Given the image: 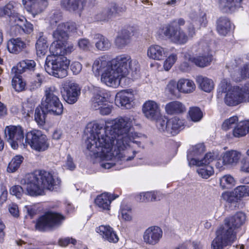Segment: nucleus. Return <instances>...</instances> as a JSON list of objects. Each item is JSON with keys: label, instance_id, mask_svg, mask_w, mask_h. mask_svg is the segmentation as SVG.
Segmentation results:
<instances>
[{"label": "nucleus", "instance_id": "f257e3e1", "mask_svg": "<svg viewBox=\"0 0 249 249\" xmlns=\"http://www.w3.org/2000/svg\"><path fill=\"white\" fill-rule=\"evenodd\" d=\"M132 117H119L107 120L105 126L97 123L89 124L86 144L87 149L99 159L101 167L115 170L126 166L125 162L134 158L136 147H141L139 134L131 132Z\"/></svg>", "mask_w": 249, "mask_h": 249}, {"label": "nucleus", "instance_id": "f03ea898", "mask_svg": "<svg viewBox=\"0 0 249 249\" xmlns=\"http://www.w3.org/2000/svg\"><path fill=\"white\" fill-rule=\"evenodd\" d=\"M138 62L127 55H119L111 60L107 55L96 58L93 62L92 71L96 77L100 76L101 82L107 87H118L122 79L127 76L130 71H136Z\"/></svg>", "mask_w": 249, "mask_h": 249}, {"label": "nucleus", "instance_id": "7ed1b4c3", "mask_svg": "<svg viewBox=\"0 0 249 249\" xmlns=\"http://www.w3.org/2000/svg\"><path fill=\"white\" fill-rule=\"evenodd\" d=\"M59 26L53 34V42L50 47L51 55L46 59L45 69L50 75L58 78H63L67 75V70L70 65V60L64 56L71 53L74 50L73 44H65L63 42L67 37L66 33L61 30Z\"/></svg>", "mask_w": 249, "mask_h": 249}, {"label": "nucleus", "instance_id": "20e7f679", "mask_svg": "<svg viewBox=\"0 0 249 249\" xmlns=\"http://www.w3.org/2000/svg\"><path fill=\"white\" fill-rule=\"evenodd\" d=\"M189 17L191 21L187 26V33L180 27L176 26L175 22H171L160 28L158 31L159 34L164 35L174 44H185L195 36L196 28L205 27L207 23L205 14L202 12H192L190 14Z\"/></svg>", "mask_w": 249, "mask_h": 249}, {"label": "nucleus", "instance_id": "39448f33", "mask_svg": "<svg viewBox=\"0 0 249 249\" xmlns=\"http://www.w3.org/2000/svg\"><path fill=\"white\" fill-rule=\"evenodd\" d=\"M61 182L57 176L44 170L27 174L20 181L25 188L26 194L31 196L44 195L46 190H56L60 187Z\"/></svg>", "mask_w": 249, "mask_h": 249}, {"label": "nucleus", "instance_id": "423d86ee", "mask_svg": "<svg viewBox=\"0 0 249 249\" xmlns=\"http://www.w3.org/2000/svg\"><path fill=\"white\" fill-rule=\"evenodd\" d=\"M217 98L228 107L249 102V83L242 87L232 86L229 80H221L217 89Z\"/></svg>", "mask_w": 249, "mask_h": 249}, {"label": "nucleus", "instance_id": "0eeeda50", "mask_svg": "<svg viewBox=\"0 0 249 249\" xmlns=\"http://www.w3.org/2000/svg\"><path fill=\"white\" fill-rule=\"evenodd\" d=\"M57 94V91L55 87L47 88L45 90V99L42 102V107L46 112L60 115L63 113V106Z\"/></svg>", "mask_w": 249, "mask_h": 249}, {"label": "nucleus", "instance_id": "6e6552de", "mask_svg": "<svg viewBox=\"0 0 249 249\" xmlns=\"http://www.w3.org/2000/svg\"><path fill=\"white\" fill-rule=\"evenodd\" d=\"M64 219L65 217L62 214L49 212L38 218L36 225V228L39 231H45L51 228L58 226Z\"/></svg>", "mask_w": 249, "mask_h": 249}, {"label": "nucleus", "instance_id": "1a4fd4ad", "mask_svg": "<svg viewBox=\"0 0 249 249\" xmlns=\"http://www.w3.org/2000/svg\"><path fill=\"white\" fill-rule=\"evenodd\" d=\"M199 55L196 57H192L189 54H186L185 58L199 67H205L210 65L213 60L212 52L208 44L201 42L199 44Z\"/></svg>", "mask_w": 249, "mask_h": 249}, {"label": "nucleus", "instance_id": "9d476101", "mask_svg": "<svg viewBox=\"0 0 249 249\" xmlns=\"http://www.w3.org/2000/svg\"><path fill=\"white\" fill-rule=\"evenodd\" d=\"M25 141L32 149L38 152L44 151L49 146V142L47 136L38 130H33L28 132Z\"/></svg>", "mask_w": 249, "mask_h": 249}, {"label": "nucleus", "instance_id": "9b49d317", "mask_svg": "<svg viewBox=\"0 0 249 249\" xmlns=\"http://www.w3.org/2000/svg\"><path fill=\"white\" fill-rule=\"evenodd\" d=\"M184 123V120L178 117H173L168 120L165 117H162L157 121L156 125L160 131L166 132L168 134L175 135L183 128Z\"/></svg>", "mask_w": 249, "mask_h": 249}, {"label": "nucleus", "instance_id": "f8f14e48", "mask_svg": "<svg viewBox=\"0 0 249 249\" xmlns=\"http://www.w3.org/2000/svg\"><path fill=\"white\" fill-rule=\"evenodd\" d=\"M216 237L211 244L212 249H223L224 247L231 245L236 239L235 234L220 226L216 232Z\"/></svg>", "mask_w": 249, "mask_h": 249}, {"label": "nucleus", "instance_id": "ddd939ff", "mask_svg": "<svg viewBox=\"0 0 249 249\" xmlns=\"http://www.w3.org/2000/svg\"><path fill=\"white\" fill-rule=\"evenodd\" d=\"M240 151L231 150L222 154L220 158L216 161L215 166L219 170H223L225 167H232L236 166L241 158Z\"/></svg>", "mask_w": 249, "mask_h": 249}, {"label": "nucleus", "instance_id": "4468645a", "mask_svg": "<svg viewBox=\"0 0 249 249\" xmlns=\"http://www.w3.org/2000/svg\"><path fill=\"white\" fill-rule=\"evenodd\" d=\"M61 92L64 100L70 104L75 103L80 94V89L77 84L70 80L62 83Z\"/></svg>", "mask_w": 249, "mask_h": 249}, {"label": "nucleus", "instance_id": "2eb2a0df", "mask_svg": "<svg viewBox=\"0 0 249 249\" xmlns=\"http://www.w3.org/2000/svg\"><path fill=\"white\" fill-rule=\"evenodd\" d=\"M5 136L8 142L14 149L22 143L24 139L23 129L20 126L10 125L5 127Z\"/></svg>", "mask_w": 249, "mask_h": 249}, {"label": "nucleus", "instance_id": "dca6fc26", "mask_svg": "<svg viewBox=\"0 0 249 249\" xmlns=\"http://www.w3.org/2000/svg\"><path fill=\"white\" fill-rule=\"evenodd\" d=\"M214 157V153H207L203 157L202 161H200L201 164L195 165L198 167L197 173L202 178L207 179L214 174V169L210 164L213 160Z\"/></svg>", "mask_w": 249, "mask_h": 249}, {"label": "nucleus", "instance_id": "f3484780", "mask_svg": "<svg viewBox=\"0 0 249 249\" xmlns=\"http://www.w3.org/2000/svg\"><path fill=\"white\" fill-rule=\"evenodd\" d=\"M142 113L151 121H157L162 118L160 105L153 100H148L142 105Z\"/></svg>", "mask_w": 249, "mask_h": 249}, {"label": "nucleus", "instance_id": "a211bd4d", "mask_svg": "<svg viewBox=\"0 0 249 249\" xmlns=\"http://www.w3.org/2000/svg\"><path fill=\"white\" fill-rule=\"evenodd\" d=\"M247 219L246 214L242 212H237L234 215L226 218L224 220V225L221 226L225 229L233 234H235L234 231L243 225Z\"/></svg>", "mask_w": 249, "mask_h": 249}, {"label": "nucleus", "instance_id": "6ab92c4d", "mask_svg": "<svg viewBox=\"0 0 249 249\" xmlns=\"http://www.w3.org/2000/svg\"><path fill=\"white\" fill-rule=\"evenodd\" d=\"M163 236L162 229L158 226L148 228L143 234V242L148 245L155 246L159 243Z\"/></svg>", "mask_w": 249, "mask_h": 249}, {"label": "nucleus", "instance_id": "aec40b11", "mask_svg": "<svg viewBox=\"0 0 249 249\" xmlns=\"http://www.w3.org/2000/svg\"><path fill=\"white\" fill-rule=\"evenodd\" d=\"M205 150V146L202 143H199L190 147L187 153V160L189 165L191 166L200 164V161L203 159L201 157Z\"/></svg>", "mask_w": 249, "mask_h": 249}, {"label": "nucleus", "instance_id": "412c9836", "mask_svg": "<svg viewBox=\"0 0 249 249\" xmlns=\"http://www.w3.org/2000/svg\"><path fill=\"white\" fill-rule=\"evenodd\" d=\"M227 67L230 70H236L238 68L240 78L235 79L236 81H240L241 79L249 78V62L245 63L243 60L240 58L232 60L227 64Z\"/></svg>", "mask_w": 249, "mask_h": 249}, {"label": "nucleus", "instance_id": "4be33fe9", "mask_svg": "<svg viewBox=\"0 0 249 249\" xmlns=\"http://www.w3.org/2000/svg\"><path fill=\"white\" fill-rule=\"evenodd\" d=\"M133 96L131 92L127 90H121L118 92L115 98V103L117 106L122 108H129L132 106Z\"/></svg>", "mask_w": 249, "mask_h": 249}, {"label": "nucleus", "instance_id": "5701e85b", "mask_svg": "<svg viewBox=\"0 0 249 249\" xmlns=\"http://www.w3.org/2000/svg\"><path fill=\"white\" fill-rule=\"evenodd\" d=\"M96 231L103 239L109 242L115 243L119 241L116 232L109 225H101L96 228Z\"/></svg>", "mask_w": 249, "mask_h": 249}, {"label": "nucleus", "instance_id": "b1692460", "mask_svg": "<svg viewBox=\"0 0 249 249\" xmlns=\"http://www.w3.org/2000/svg\"><path fill=\"white\" fill-rule=\"evenodd\" d=\"M167 54V49L156 44L150 45L147 51V55L149 58L158 61L163 60Z\"/></svg>", "mask_w": 249, "mask_h": 249}, {"label": "nucleus", "instance_id": "393cba45", "mask_svg": "<svg viewBox=\"0 0 249 249\" xmlns=\"http://www.w3.org/2000/svg\"><path fill=\"white\" fill-rule=\"evenodd\" d=\"M115 199V197L111 194L105 193L97 196L95 199V203L102 211L109 210L111 201Z\"/></svg>", "mask_w": 249, "mask_h": 249}, {"label": "nucleus", "instance_id": "a878e982", "mask_svg": "<svg viewBox=\"0 0 249 249\" xmlns=\"http://www.w3.org/2000/svg\"><path fill=\"white\" fill-rule=\"evenodd\" d=\"M26 47V43L19 37L10 39L7 43V49L12 53H19Z\"/></svg>", "mask_w": 249, "mask_h": 249}, {"label": "nucleus", "instance_id": "bb28decb", "mask_svg": "<svg viewBox=\"0 0 249 249\" xmlns=\"http://www.w3.org/2000/svg\"><path fill=\"white\" fill-rule=\"evenodd\" d=\"M108 102L107 93L101 89H97L92 98L91 107L94 110L98 109L99 107Z\"/></svg>", "mask_w": 249, "mask_h": 249}, {"label": "nucleus", "instance_id": "cd10ccee", "mask_svg": "<svg viewBox=\"0 0 249 249\" xmlns=\"http://www.w3.org/2000/svg\"><path fill=\"white\" fill-rule=\"evenodd\" d=\"M166 112L169 115L180 114L186 111L185 106L181 102L175 101L167 103L165 107Z\"/></svg>", "mask_w": 249, "mask_h": 249}, {"label": "nucleus", "instance_id": "c85d7f7f", "mask_svg": "<svg viewBox=\"0 0 249 249\" xmlns=\"http://www.w3.org/2000/svg\"><path fill=\"white\" fill-rule=\"evenodd\" d=\"M178 91L182 93H190L196 89V85L193 81L185 78H181L178 80Z\"/></svg>", "mask_w": 249, "mask_h": 249}, {"label": "nucleus", "instance_id": "c756f323", "mask_svg": "<svg viewBox=\"0 0 249 249\" xmlns=\"http://www.w3.org/2000/svg\"><path fill=\"white\" fill-rule=\"evenodd\" d=\"M231 28V23L226 17H221L217 21L216 30L220 36H226Z\"/></svg>", "mask_w": 249, "mask_h": 249}, {"label": "nucleus", "instance_id": "7c9ffc66", "mask_svg": "<svg viewBox=\"0 0 249 249\" xmlns=\"http://www.w3.org/2000/svg\"><path fill=\"white\" fill-rule=\"evenodd\" d=\"M94 39L95 40V47L98 50L107 51L111 46V43L109 40L102 35H95Z\"/></svg>", "mask_w": 249, "mask_h": 249}, {"label": "nucleus", "instance_id": "2f4dec72", "mask_svg": "<svg viewBox=\"0 0 249 249\" xmlns=\"http://www.w3.org/2000/svg\"><path fill=\"white\" fill-rule=\"evenodd\" d=\"M240 0H220L219 6L224 12H234L239 5Z\"/></svg>", "mask_w": 249, "mask_h": 249}, {"label": "nucleus", "instance_id": "473e14b6", "mask_svg": "<svg viewBox=\"0 0 249 249\" xmlns=\"http://www.w3.org/2000/svg\"><path fill=\"white\" fill-rule=\"evenodd\" d=\"M47 2L45 0H40L34 2L30 7L27 8V11L31 13L33 17L40 14L46 7Z\"/></svg>", "mask_w": 249, "mask_h": 249}, {"label": "nucleus", "instance_id": "72a5a7b5", "mask_svg": "<svg viewBox=\"0 0 249 249\" xmlns=\"http://www.w3.org/2000/svg\"><path fill=\"white\" fill-rule=\"evenodd\" d=\"M249 131V121L240 122L233 130L234 137L239 138L245 136Z\"/></svg>", "mask_w": 249, "mask_h": 249}, {"label": "nucleus", "instance_id": "f704fd0d", "mask_svg": "<svg viewBox=\"0 0 249 249\" xmlns=\"http://www.w3.org/2000/svg\"><path fill=\"white\" fill-rule=\"evenodd\" d=\"M196 82L199 84L200 88L207 92H211L214 88V83L213 80L207 77L199 76L197 77Z\"/></svg>", "mask_w": 249, "mask_h": 249}, {"label": "nucleus", "instance_id": "c9c22d12", "mask_svg": "<svg viewBox=\"0 0 249 249\" xmlns=\"http://www.w3.org/2000/svg\"><path fill=\"white\" fill-rule=\"evenodd\" d=\"M130 38L129 32L126 30H123L118 33L115 39V43L118 47L122 48L129 43Z\"/></svg>", "mask_w": 249, "mask_h": 249}, {"label": "nucleus", "instance_id": "e433bc0d", "mask_svg": "<svg viewBox=\"0 0 249 249\" xmlns=\"http://www.w3.org/2000/svg\"><path fill=\"white\" fill-rule=\"evenodd\" d=\"M36 54L38 57L44 56L48 50V45L46 38L43 36H40L36 41Z\"/></svg>", "mask_w": 249, "mask_h": 249}, {"label": "nucleus", "instance_id": "4c0bfd02", "mask_svg": "<svg viewBox=\"0 0 249 249\" xmlns=\"http://www.w3.org/2000/svg\"><path fill=\"white\" fill-rule=\"evenodd\" d=\"M132 209L127 205L122 204L121 206L118 217L125 221H130L132 219Z\"/></svg>", "mask_w": 249, "mask_h": 249}, {"label": "nucleus", "instance_id": "58836bf2", "mask_svg": "<svg viewBox=\"0 0 249 249\" xmlns=\"http://www.w3.org/2000/svg\"><path fill=\"white\" fill-rule=\"evenodd\" d=\"M36 66V63L32 60H25L20 62L17 65V72L21 73L27 70H33Z\"/></svg>", "mask_w": 249, "mask_h": 249}, {"label": "nucleus", "instance_id": "ea45409f", "mask_svg": "<svg viewBox=\"0 0 249 249\" xmlns=\"http://www.w3.org/2000/svg\"><path fill=\"white\" fill-rule=\"evenodd\" d=\"M61 25H63V27H61V30L62 31H64L67 35V37H66V38L63 39V42H65V44H72L71 43H68L66 41V40L68 37V32H74L75 31H76L77 29V26L76 24L74 22H68L66 23H60L58 24L57 27L56 28L55 31L57 30V29L59 27V26Z\"/></svg>", "mask_w": 249, "mask_h": 249}, {"label": "nucleus", "instance_id": "a19ab883", "mask_svg": "<svg viewBox=\"0 0 249 249\" xmlns=\"http://www.w3.org/2000/svg\"><path fill=\"white\" fill-rule=\"evenodd\" d=\"M23 157L20 155L15 156L9 162L7 171L10 173H14L18 170L22 162Z\"/></svg>", "mask_w": 249, "mask_h": 249}, {"label": "nucleus", "instance_id": "79ce46f5", "mask_svg": "<svg viewBox=\"0 0 249 249\" xmlns=\"http://www.w3.org/2000/svg\"><path fill=\"white\" fill-rule=\"evenodd\" d=\"M235 184V180L230 175H225L220 179V185L223 189L231 188Z\"/></svg>", "mask_w": 249, "mask_h": 249}, {"label": "nucleus", "instance_id": "37998d69", "mask_svg": "<svg viewBox=\"0 0 249 249\" xmlns=\"http://www.w3.org/2000/svg\"><path fill=\"white\" fill-rule=\"evenodd\" d=\"M12 84L15 89L18 92L24 90L26 86V83L21 76L18 74H16L13 78Z\"/></svg>", "mask_w": 249, "mask_h": 249}, {"label": "nucleus", "instance_id": "c03bdc74", "mask_svg": "<svg viewBox=\"0 0 249 249\" xmlns=\"http://www.w3.org/2000/svg\"><path fill=\"white\" fill-rule=\"evenodd\" d=\"M188 114L191 120L195 122H199L203 117L202 112L197 107H190Z\"/></svg>", "mask_w": 249, "mask_h": 249}, {"label": "nucleus", "instance_id": "a18cd8bd", "mask_svg": "<svg viewBox=\"0 0 249 249\" xmlns=\"http://www.w3.org/2000/svg\"><path fill=\"white\" fill-rule=\"evenodd\" d=\"M233 191L237 200L243 197L249 196V186H239Z\"/></svg>", "mask_w": 249, "mask_h": 249}, {"label": "nucleus", "instance_id": "49530a36", "mask_svg": "<svg viewBox=\"0 0 249 249\" xmlns=\"http://www.w3.org/2000/svg\"><path fill=\"white\" fill-rule=\"evenodd\" d=\"M238 121V118L236 116L230 117L225 120L222 124V128L224 130H228L231 128L236 127L237 125V123Z\"/></svg>", "mask_w": 249, "mask_h": 249}, {"label": "nucleus", "instance_id": "de8ad7c7", "mask_svg": "<svg viewBox=\"0 0 249 249\" xmlns=\"http://www.w3.org/2000/svg\"><path fill=\"white\" fill-rule=\"evenodd\" d=\"M80 2L78 0H62L61 5L70 11H74L77 9Z\"/></svg>", "mask_w": 249, "mask_h": 249}, {"label": "nucleus", "instance_id": "09e8293b", "mask_svg": "<svg viewBox=\"0 0 249 249\" xmlns=\"http://www.w3.org/2000/svg\"><path fill=\"white\" fill-rule=\"evenodd\" d=\"M44 111L40 107L36 108L35 113V120L39 126H42L45 123Z\"/></svg>", "mask_w": 249, "mask_h": 249}, {"label": "nucleus", "instance_id": "8fccbe9b", "mask_svg": "<svg viewBox=\"0 0 249 249\" xmlns=\"http://www.w3.org/2000/svg\"><path fill=\"white\" fill-rule=\"evenodd\" d=\"M178 59L177 55L175 53H172L169 55L163 62V67L165 71L170 70Z\"/></svg>", "mask_w": 249, "mask_h": 249}, {"label": "nucleus", "instance_id": "3c124183", "mask_svg": "<svg viewBox=\"0 0 249 249\" xmlns=\"http://www.w3.org/2000/svg\"><path fill=\"white\" fill-rule=\"evenodd\" d=\"M178 81L174 80L169 81L165 88V90L173 95H177L178 91Z\"/></svg>", "mask_w": 249, "mask_h": 249}, {"label": "nucleus", "instance_id": "603ef678", "mask_svg": "<svg viewBox=\"0 0 249 249\" xmlns=\"http://www.w3.org/2000/svg\"><path fill=\"white\" fill-rule=\"evenodd\" d=\"M154 191L142 192L139 194L137 199L142 202L145 201H154Z\"/></svg>", "mask_w": 249, "mask_h": 249}, {"label": "nucleus", "instance_id": "864d4df0", "mask_svg": "<svg viewBox=\"0 0 249 249\" xmlns=\"http://www.w3.org/2000/svg\"><path fill=\"white\" fill-rule=\"evenodd\" d=\"M11 195L15 196L18 198H20L23 194V189L21 186L14 185L10 189Z\"/></svg>", "mask_w": 249, "mask_h": 249}, {"label": "nucleus", "instance_id": "5fc2aeb1", "mask_svg": "<svg viewBox=\"0 0 249 249\" xmlns=\"http://www.w3.org/2000/svg\"><path fill=\"white\" fill-rule=\"evenodd\" d=\"M61 18L62 16L61 14L59 13L51 15L49 18L50 24L53 26L57 25V27L59 23H63L61 22Z\"/></svg>", "mask_w": 249, "mask_h": 249}, {"label": "nucleus", "instance_id": "6e6d98bb", "mask_svg": "<svg viewBox=\"0 0 249 249\" xmlns=\"http://www.w3.org/2000/svg\"><path fill=\"white\" fill-rule=\"evenodd\" d=\"M221 197L224 200L230 203L237 201L233 191L231 192L227 191L224 192L222 193Z\"/></svg>", "mask_w": 249, "mask_h": 249}, {"label": "nucleus", "instance_id": "4d7b16f0", "mask_svg": "<svg viewBox=\"0 0 249 249\" xmlns=\"http://www.w3.org/2000/svg\"><path fill=\"white\" fill-rule=\"evenodd\" d=\"M18 5V4L13 2H10L6 4L3 7L5 12H8L6 13V15L11 16L12 14H14L16 11V8Z\"/></svg>", "mask_w": 249, "mask_h": 249}, {"label": "nucleus", "instance_id": "13d9d810", "mask_svg": "<svg viewBox=\"0 0 249 249\" xmlns=\"http://www.w3.org/2000/svg\"><path fill=\"white\" fill-rule=\"evenodd\" d=\"M112 109V106L107 102L106 104L101 106L98 110H99V112L102 115H107L111 112Z\"/></svg>", "mask_w": 249, "mask_h": 249}, {"label": "nucleus", "instance_id": "bf43d9fd", "mask_svg": "<svg viewBox=\"0 0 249 249\" xmlns=\"http://www.w3.org/2000/svg\"><path fill=\"white\" fill-rule=\"evenodd\" d=\"M19 28L24 33L26 34H30L34 31L33 25L27 20H25L22 26Z\"/></svg>", "mask_w": 249, "mask_h": 249}, {"label": "nucleus", "instance_id": "052dcab7", "mask_svg": "<svg viewBox=\"0 0 249 249\" xmlns=\"http://www.w3.org/2000/svg\"><path fill=\"white\" fill-rule=\"evenodd\" d=\"M77 243V242L75 239L70 238L69 237L60 239L58 241L59 245L63 247H66L70 243L76 245Z\"/></svg>", "mask_w": 249, "mask_h": 249}, {"label": "nucleus", "instance_id": "680f3d73", "mask_svg": "<svg viewBox=\"0 0 249 249\" xmlns=\"http://www.w3.org/2000/svg\"><path fill=\"white\" fill-rule=\"evenodd\" d=\"M8 210L10 214L15 218L18 217L19 215V210L18 206L15 204L12 203L8 206Z\"/></svg>", "mask_w": 249, "mask_h": 249}, {"label": "nucleus", "instance_id": "e2e57ef3", "mask_svg": "<svg viewBox=\"0 0 249 249\" xmlns=\"http://www.w3.org/2000/svg\"><path fill=\"white\" fill-rule=\"evenodd\" d=\"M11 20L15 21L16 28L21 27L25 21L27 20L24 17L19 15L12 17Z\"/></svg>", "mask_w": 249, "mask_h": 249}, {"label": "nucleus", "instance_id": "0e129e2a", "mask_svg": "<svg viewBox=\"0 0 249 249\" xmlns=\"http://www.w3.org/2000/svg\"><path fill=\"white\" fill-rule=\"evenodd\" d=\"M63 166L65 169L70 170H73L75 168L76 165L73 162L72 159L70 155L67 156V160Z\"/></svg>", "mask_w": 249, "mask_h": 249}, {"label": "nucleus", "instance_id": "69168bd1", "mask_svg": "<svg viewBox=\"0 0 249 249\" xmlns=\"http://www.w3.org/2000/svg\"><path fill=\"white\" fill-rule=\"evenodd\" d=\"M78 45L80 49L87 50L90 47V43L88 39L81 38L78 40Z\"/></svg>", "mask_w": 249, "mask_h": 249}, {"label": "nucleus", "instance_id": "338daca9", "mask_svg": "<svg viewBox=\"0 0 249 249\" xmlns=\"http://www.w3.org/2000/svg\"><path fill=\"white\" fill-rule=\"evenodd\" d=\"M82 69L81 64L77 61L72 63L71 65V69L74 74H78L80 72Z\"/></svg>", "mask_w": 249, "mask_h": 249}, {"label": "nucleus", "instance_id": "774afa93", "mask_svg": "<svg viewBox=\"0 0 249 249\" xmlns=\"http://www.w3.org/2000/svg\"><path fill=\"white\" fill-rule=\"evenodd\" d=\"M240 170L249 173V159L244 158L241 161Z\"/></svg>", "mask_w": 249, "mask_h": 249}]
</instances>
